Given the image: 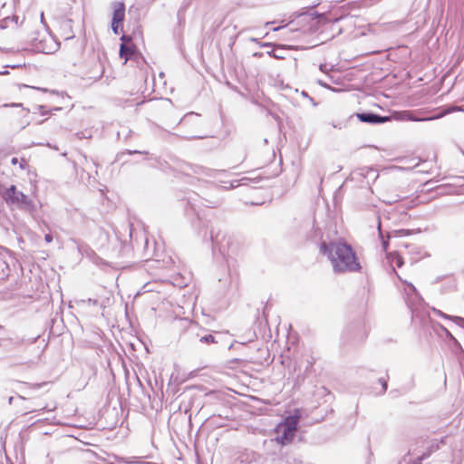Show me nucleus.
<instances>
[{
  "label": "nucleus",
  "mask_w": 464,
  "mask_h": 464,
  "mask_svg": "<svg viewBox=\"0 0 464 464\" xmlns=\"http://www.w3.org/2000/svg\"><path fill=\"white\" fill-rule=\"evenodd\" d=\"M320 253L328 257L336 272L356 271L360 268L352 247L343 242H323Z\"/></svg>",
  "instance_id": "nucleus-1"
},
{
  "label": "nucleus",
  "mask_w": 464,
  "mask_h": 464,
  "mask_svg": "<svg viewBox=\"0 0 464 464\" xmlns=\"http://www.w3.org/2000/svg\"><path fill=\"white\" fill-rule=\"evenodd\" d=\"M298 421L299 414L295 412L279 422L275 429L276 442L281 445L289 444L295 435Z\"/></svg>",
  "instance_id": "nucleus-2"
},
{
  "label": "nucleus",
  "mask_w": 464,
  "mask_h": 464,
  "mask_svg": "<svg viewBox=\"0 0 464 464\" xmlns=\"http://www.w3.org/2000/svg\"><path fill=\"white\" fill-rule=\"evenodd\" d=\"M460 111V109L459 107H453V108L445 110L438 114L431 115V116H422L421 115L422 112H420V111H395L389 118H390V120L393 119V120L399 121H433V120L440 119L443 116H445L448 113H450L451 111Z\"/></svg>",
  "instance_id": "nucleus-3"
},
{
  "label": "nucleus",
  "mask_w": 464,
  "mask_h": 464,
  "mask_svg": "<svg viewBox=\"0 0 464 464\" xmlns=\"http://www.w3.org/2000/svg\"><path fill=\"white\" fill-rule=\"evenodd\" d=\"M2 196L7 204L15 205L19 208L32 211L34 208V202L23 192L18 191L14 185L6 188Z\"/></svg>",
  "instance_id": "nucleus-4"
},
{
  "label": "nucleus",
  "mask_w": 464,
  "mask_h": 464,
  "mask_svg": "<svg viewBox=\"0 0 464 464\" xmlns=\"http://www.w3.org/2000/svg\"><path fill=\"white\" fill-rule=\"evenodd\" d=\"M113 14L111 21V29L115 34L120 33V29L121 28L122 22L125 17V6L123 3L117 2L114 3L113 5Z\"/></svg>",
  "instance_id": "nucleus-5"
},
{
  "label": "nucleus",
  "mask_w": 464,
  "mask_h": 464,
  "mask_svg": "<svg viewBox=\"0 0 464 464\" xmlns=\"http://www.w3.org/2000/svg\"><path fill=\"white\" fill-rule=\"evenodd\" d=\"M357 116L361 121L369 123H383L390 121L389 117H382L372 113H361Z\"/></svg>",
  "instance_id": "nucleus-6"
},
{
  "label": "nucleus",
  "mask_w": 464,
  "mask_h": 464,
  "mask_svg": "<svg viewBox=\"0 0 464 464\" xmlns=\"http://www.w3.org/2000/svg\"><path fill=\"white\" fill-rule=\"evenodd\" d=\"M432 312L435 314L439 315V316H441L443 318H447V319H450V320L454 321L456 324H458L460 326H464V318H462V317L450 316V315H448V314H446L442 313L441 311H440L438 309H435V308L432 309Z\"/></svg>",
  "instance_id": "nucleus-7"
},
{
  "label": "nucleus",
  "mask_w": 464,
  "mask_h": 464,
  "mask_svg": "<svg viewBox=\"0 0 464 464\" xmlns=\"http://www.w3.org/2000/svg\"><path fill=\"white\" fill-rule=\"evenodd\" d=\"M131 53L132 52L130 47H128L124 43L121 44L120 56L124 59V63L130 59Z\"/></svg>",
  "instance_id": "nucleus-8"
},
{
  "label": "nucleus",
  "mask_w": 464,
  "mask_h": 464,
  "mask_svg": "<svg viewBox=\"0 0 464 464\" xmlns=\"http://www.w3.org/2000/svg\"><path fill=\"white\" fill-rule=\"evenodd\" d=\"M389 259H390L391 264L392 266L396 265L397 267H401L403 265L402 257L397 254H391L389 256Z\"/></svg>",
  "instance_id": "nucleus-9"
},
{
  "label": "nucleus",
  "mask_w": 464,
  "mask_h": 464,
  "mask_svg": "<svg viewBox=\"0 0 464 464\" xmlns=\"http://www.w3.org/2000/svg\"><path fill=\"white\" fill-rule=\"evenodd\" d=\"M11 163H12L13 165H14V166H15V165H18V168H19L20 169H25V167H26V165H27V162H26V160H24V159H20V160H18L17 158H13V159L11 160Z\"/></svg>",
  "instance_id": "nucleus-10"
},
{
  "label": "nucleus",
  "mask_w": 464,
  "mask_h": 464,
  "mask_svg": "<svg viewBox=\"0 0 464 464\" xmlns=\"http://www.w3.org/2000/svg\"><path fill=\"white\" fill-rule=\"evenodd\" d=\"M4 107H16V108H21L23 113L24 115H27L29 113V110L28 109H25L23 107V104L22 103H11V104H4L3 105Z\"/></svg>",
  "instance_id": "nucleus-11"
},
{
  "label": "nucleus",
  "mask_w": 464,
  "mask_h": 464,
  "mask_svg": "<svg viewBox=\"0 0 464 464\" xmlns=\"http://www.w3.org/2000/svg\"><path fill=\"white\" fill-rule=\"evenodd\" d=\"M405 285H406L407 288H404V291L406 292L407 295H410V294L417 295V290L412 284L405 282Z\"/></svg>",
  "instance_id": "nucleus-12"
},
{
  "label": "nucleus",
  "mask_w": 464,
  "mask_h": 464,
  "mask_svg": "<svg viewBox=\"0 0 464 464\" xmlns=\"http://www.w3.org/2000/svg\"><path fill=\"white\" fill-rule=\"evenodd\" d=\"M200 341L201 342H205V343H214L215 342V338H214L213 335L208 334V335H205V336L201 337Z\"/></svg>",
  "instance_id": "nucleus-13"
},
{
  "label": "nucleus",
  "mask_w": 464,
  "mask_h": 464,
  "mask_svg": "<svg viewBox=\"0 0 464 464\" xmlns=\"http://www.w3.org/2000/svg\"><path fill=\"white\" fill-rule=\"evenodd\" d=\"M44 239L47 243H51L53 241V237L50 234L45 235Z\"/></svg>",
  "instance_id": "nucleus-14"
},
{
  "label": "nucleus",
  "mask_w": 464,
  "mask_h": 464,
  "mask_svg": "<svg viewBox=\"0 0 464 464\" xmlns=\"http://www.w3.org/2000/svg\"><path fill=\"white\" fill-rule=\"evenodd\" d=\"M41 22L43 24H44V13L43 12L41 13Z\"/></svg>",
  "instance_id": "nucleus-15"
},
{
  "label": "nucleus",
  "mask_w": 464,
  "mask_h": 464,
  "mask_svg": "<svg viewBox=\"0 0 464 464\" xmlns=\"http://www.w3.org/2000/svg\"><path fill=\"white\" fill-rule=\"evenodd\" d=\"M121 40H122L123 42H125V41L129 40V37H128V36H126V35H123V36L121 37Z\"/></svg>",
  "instance_id": "nucleus-16"
},
{
  "label": "nucleus",
  "mask_w": 464,
  "mask_h": 464,
  "mask_svg": "<svg viewBox=\"0 0 464 464\" xmlns=\"http://www.w3.org/2000/svg\"><path fill=\"white\" fill-rule=\"evenodd\" d=\"M325 68H326V65H321V66H320V70H321L322 72H324Z\"/></svg>",
  "instance_id": "nucleus-17"
},
{
  "label": "nucleus",
  "mask_w": 464,
  "mask_h": 464,
  "mask_svg": "<svg viewBox=\"0 0 464 464\" xmlns=\"http://www.w3.org/2000/svg\"><path fill=\"white\" fill-rule=\"evenodd\" d=\"M33 387H34V389H38V388H40V387H41V384H34V385H33Z\"/></svg>",
  "instance_id": "nucleus-18"
},
{
  "label": "nucleus",
  "mask_w": 464,
  "mask_h": 464,
  "mask_svg": "<svg viewBox=\"0 0 464 464\" xmlns=\"http://www.w3.org/2000/svg\"><path fill=\"white\" fill-rule=\"evenodd\" d=\"M382 387H383V390H386V388H387V384H386V382H383V383H382Z\"/></svg>",
  "instance_id": "nucleus-19"
},
{
  "label": "nucleus",
  "mask_w": 464,
  "mask_h": 464,
  "mask_svg": "<svg viewBox=\"0 0 464 464\" xmlns=\"http://www.w3.org/2000/svg\"><path fill=\"white\" fill-rule=\"evenodd\" d=\"M6 72H0V74H5Z\"/></svg>",
  "instance_id": "nucleus-20"
}]
</instances>
